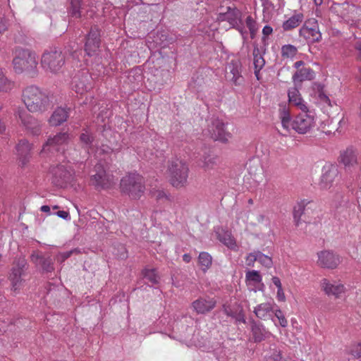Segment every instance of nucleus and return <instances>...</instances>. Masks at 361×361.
Segmentation results:
<instances>
[{"mask_svg":"<svg viewBox=\"0 0 361 361\" xmlns=\"http://www.w3.org/2000/svg\"><path fill=\"white\" fill-rule=\"evenodd\" d=\"M212 257L207 252H201L198 256V266L205 273L212 266Z\"/></svg>","mask_w":361,"mask_h":361,"instance_id":"29","label":"nucleus"},{"mask_svg":"<svg viewBox=\"0 0 361 361\" xmlns=\"http://www.w3.org/2000/svg\"><path fill=\"white\" fill-rule=\"evenodd\" d=\"M71 8L70 12L72 16L75 17L77 18H80V6H81V1L80 0H70Z\"/></svg>","mask_w":361,"mask_h":361,"instance_id":"39","label":"nucleus"},{"mask_svg":"<svg viewBox=\"0 0 361 361\" xmlns=\"http://www.w3.org/2000/svg\"><path fill=\"white\" fill-rule=\"evenodd\" d=\"M152 195L157 201H165L169 200V195L164 190H161L152 191Z\"/></svg>","mask_w":361,"mask_h":361,"instance_id":"44","label":"nucleus"},{"mask_svg":"<svg viewBox=\"0 0 361 361\" xmlns=\"http://www.w3.org/2000/svg\"><path fill=\"white\" fill-rule=\"evenodd\" d=\"M358 155L357 149L353 145H350L341 151L339 158H356Z\"/></svg>","mask_w":361,"mask_h":361,"instance_id":"35","label":"nucleus"},{"mask_svg":"<svg viewBox=\"0 0 361 361\" xmlns=\"http://www.w3.org/2000/svg\"><path fill=\"white\" fill-rule=\"evenodd\" d=\"M319 97L321 99L322 101L326 102V103H329L330 102L329 97L324 94V93H320L319 94Z\"/></svg>","mask_w":361,"mask_h":361,"instance_id":"53","label":"nucleus"},{"mask_svg":"<svg viewBox=\"0 0 361 361\" xmlns=\"http://www.w3.org/2000/svg\"><path fill=\"white\" fill-rule=\"evenodd\" d=\"M224 311L228 315L231 317H234V313L230 310V308L226 305H224Z\"/></svg>","mask_w":361,"mask_h":361,"instance_id":"51","label":"nucleus"},{"mask_svg":"<svg viewBox=\"0 0 361 361\" xmlns=\"http://www.w3.org/2000/svg\"><path fill=\"white\" fill-rule=\"evenodd\" d=\"M120 188L122 192L127 194L133 200L140 199L145 190L143 178L137 173H130L123 177Z\"/></svg>","mask_w":361,"mask_h":361,"instance_id":"3","label":"nucleus"},{"mask_svg":"<svg viewBox=\"0 0 361 361\" xmlns=\"http://www.w3.org/2000/svg\"><path fill=\"white\" fill-rule=\"evenodd\" d=\"M22 97L25 105L30 112H43L50 107L49 96L37 86L26 87Z\"/></svg>","mask_w":361,"mask_h":361,"instance_id":"2","label":"nucleus"},{"mask_svg":"<svg viewBox=\"0 0 361 361\" xmlns=\"http://www.w3.org/2000/svg\"><path fill=\"white\" fill-rule=\"evenodd\" d=\"M100 44V32L97 27H91L87 35L85 44V51L89 56L94 55L98 50Z\"/></svg>","mask_w":361,"mask_h":361,"instance_id":"15","label":"nucleus"},{"mask_svg":"<svg viewBox=\"0 0 361 361\" xmlns=\"http://www.w3.org/2000/svg\"><path fill=\"white\" fill-rule=\"evenodd\" d=\"M38 64L35 52L25 49H17L13 60V68L17 73L34 71Z\"/></svg>","mask_w":361,"mask_h":361,"instance_id":"4","label":"nucleus"},{"mask_svg":"<svg viewBox=\"0 0 361 361\" xmlns=\"http://www.w3.org/2000/svg\"><path fill=\"white\" fill-rule=\"evenodd\" d=\"M203 133L213 140L223 143L228 142L232 137L231 133L226 130L224 122L216 117L208 121L207 128L203 130Z\"/></svg>","mask_w":361,"mask_h":361,"instance_id":"7","label":"nucleus"},{"mask_svg":"<svg viewBox=\"0 0 361 361\" xmlns=\"http://www.w3.org/2000/svg\"><path fill=\"white\" fill-rule=\"evenodd\" d=\"M316 5H321L323 2V0H314Z\"/></svg>","mask_w":361,"mask_h":361,"instance_id":"60","label":"nucleus"},{"mask_svg":"<svg viewBox=\"0 0 361 361\" xmlns=\"http://www.w3.org/2000/svg\"><path fill=\"white\" fill-rule=\"evenodd\" d=\"M6 78L4 73V71L2 69L0 68V80H1V79Z\"/></svg>","mask_w":361,"mask_h":361,"instance_id":"59","label":"nucleus"},{"mask_svg":"<svg viewBox=\"0 0 361 361\" xmlns=\"http://www.w3.org/2000/svg\"><path fill=\"white\" fill-rule=\"evenodd\" d=\"M240 63L236 61H232L228 66V77L235 85H240L243 82V78L240 73Z\"/></svg>","mask_w":361,"mask_h":361,"instance_id":"22","label":"nucleus"},{"mask_svg":"<svg viewBox=\"0 0 361 361\" xmlns=\"http://www.w3.org/2000/svg\"><path fill=\"white\" fill-rule=\"evenodd\" d=\"M70 109L59 107L53 112L49 123L52 126H58L66 121L69 116Z\"/></svg>","mask_w":361,"mask_h":361,"instance_id":"21","label":"nucleus"},{"mask_svg":"<svg viewBox=\"0 0 361 361\" xmlns=\"http://www.w3.org/2000/svg\"><path fill=\"white\" fill-rule=\"evenodd\" d=\"M253 56H254V66H255V74L257 78L259 80V71L264 66L265 61L263 57L259 54V51L258 48H255L253 50Z\"/></svg>","mask_w":361,"mask_h":361,"instance_id":"32","label":"nucleus"},{"mask_svg":"<svg viewBox=\"0 0 361 361\" xmlns=\"http://www.w3.org/2000/svg\"><path fill=\"white\" fill-rule=\"evenodd\" d=\"M257 259V255L255 253L249 254L245 259V264L248 267H252Z\"/></svg>","mask_w":361,"mask_h":361,"instance_id":"46","label":"nucleus"},{"mask_svg":"<svg viewBox=\"0 0 361 361\" xmlns=\"http://www.w3.org/2000/svg\"><path fill=\"white\" fill-rule=\"evenodd\" d=\"M80 140L86 147H90L94 141V137L88 129H83L80 136Z\"/></svg>","mask_w":361,"mask_h":361,"instance_id":"38","label":"nucleus"},{"mask_svg":"<svg viewBox=\"0 0 361 361\" xmlns=\"http://www.w3.org/2000/svg\"><path fill=\"white\" fill-rule=\"evenodd\" d=\"M32 145L26 140H20L16 146V154L21 158L32 155Z\"/></svg>","mask_w":361,"mask_h":361,"instance_id":"26","label":"nucleus"},{"mask_svg":"<svg viewBox=\"0 0 361 361\" xmlns=\"http://www.w3.org/2000/svg\"><path fill=\"white\" fill-rule=\"evenodd\" d=\"M322 288L328 295H334L336 298H340L341 295L345 291L343 284L338 282L331 283L326 279L322 281Z\"/></svg>","mask_w":361,"mask_h":361,"instance_id":"18","label":"nucleus"},{"mask_svg":"<svg viewBox=\"0 0 361 361\" xmlns=\"http://www.w3.org/2000/svg\"><path fill=\"white\" fill-rule=\"evenodd\" d=\"M246 26L250 30V37L254 39L257 32V23L251 16H247L245 20Z\"/></svg>","mask_w":361,"mask_h":361,"instance_id":"42","label":"nucleus"},{"mask_svg":"<svg viewBox=\"0 0 361 361\" xmlns=\"http://www.w3.org/2000/svg\"><path fill=\"white\" fill-rule=\"evenodd\" d=\"M304 16L301 13H297L293 15L287 20L283 22V28L285 30H290L298 27L303 20Z\"/></svg>","mask_w":361,"mask_h":361,"instance_id":"28","label":"nucleus"},{"mask_svg":"<svg viewBox=\"0 0 361 361\" xmlns=\"http://www.w3.org/2000/svg\"><path fill=\"white\" fill-rule=\"evenodd\" d=\"M279 118L284 130L288 132L290 129H293L300 134L306 133L314 123V112L309 108L307 111H301V113L292 120L286 104L279 106Z\"/></svg>","mask_w":361,"mask_h":361,"instance_id":"1","label":"nucleus"},{"mask_svg":"<svg viewBox=\"0 0 361 361\" xmlns=\"http://www.w3.org/2000/svg\"><path fill=\"white\" fill-rule=\"evenodd\" d=\"M360 116L361 117V105H360Z\"/></svg>","mask_w":361,"mask_h":361,"instance_id":"63","label":"nucleus"},{"mask_svg":"<svg viewBox=\"0 0 361 361\" xmlns=\"http://www.w3.org/2000/svg\"><path fill=\"white\" fill-rule=\"evenodd\" d=\"M204 171H209L214 167V163L212 159H200L198 164Z\"/></svg>","mask_w":361,"mask_h":361,"instance_id":"45","label":"nucleus"},{"mask_svg":"<svg viewBox=\"0 0 361 361\" xmlns=\"http://www.w3.org/2000/svg\"><path fill=\"white\" fill-rule=\"evenodd\" d=\"M274 317L276 319V320H274L276 326L279 325L282 328H286L288 326V322L281 310H275Z\"/></svg>","mask_w":361,"mask_h":361,"instance_id":"37","label":"nucleus"},{"mask_svg":"<svg viewBox=\"0 0 361 361\" xmlns=\"http://www.w3.org/2000/svg\"><path fill=\"white\" fill-rule=\"evenodd\" d=\"M355 49L357 51V58L361 61V41H358L355 44Z\"/></svg>","mask_w":361,"mask_h":361,"instance_id":"50","label":"nucleus"},{"mask_svg":"<svg viewBox=\"0 0 361 361\" xmlns=\"http://www.w3.org/2000/svg\"><path fill=\"white\" fill-rule=\"evenodd\" d=\"M300 35L311 42H318L322 39V34L315 23L313 26L309 27L305 23L299 31Z\"/></svg>","mask_w":361,"mask_h":361,"instance_id":"19","label":"nucleus"},{"mask_svg":"<svg viewBox=\"0 0 361 361\" xmlns=\"http://www.w3.org/2000/svg\"><path fill=\"white\" fill-rule=\"evenodd\" d=\"M32 259L36 264L40 265L42 269L47 272H50L54 270L53 262L50 257H44V256L38 254H33L32 255Z\"/></svg>","mask_w":361,"mask_h":361,"instance_id":"27","label":"nucleus"},{"mask_svg":"<svg viewBox=\"0 0 361 361\" xmlns=\"http://www.w3.org/2000/svg\"><path fill=\"white\" fill-rule=\"evenodd\" d=\"M91 76L87 71L77 73L73 78L72 89L78 94H82L91 88Z\"/></svg>","mask_w":361,"mask_h":361,"instance_id":"12","label":"nucleus"},{"mask_svg":"<svg viewBox=\"0 0 361 361\" xmlns=\"http://www.w3.org/2000/svg\"><path fill=\"white\" fill-rule=\"evenodd\" d=\"M56 215L63 219H67L70 216L69 213L66 211H59L56 212Z\"/></svg>","mask_w":361,"mask_h":361,"instance_id":"49","label":"nucleus"},{"mask_svg":"<svg viewBox=\"0 0 361 361\" xmlns=\"http://www.w3.org/2000/svg\"><path fill=\"white\" fill-rule=\"evenodd\" d=\"M56 185L63 187L65 184L71 183L73 179V170L67 169L66 165L60 164L51 169Z\"/></svg>","mask_w":361,"mask_h":361,"instance_id":"13","label":"nucleus"},{"mask_svg":"<svg viewBox=\"0 0 361 361\" xmlns=\"http://www.w3.org/2000/svg\"><path fill=\"white\" fill-rule=\"evenodd\" d=\"M253 334H254L255 341L258 342V341H260L262 339V336L257 334V330L256 329L253 330Z\"/></svg>","mask_w":361,"mask_h":361,"instance_id":"56","label":"nucleus"},{"mask_svg":"<svg viewBox=\"0 0 361 361\" xmlns=\"http://www.w3.org/2000/svg\"><path fill=\"white\" fill-rule=\"evenodd\" d=\"M73 252H74V250H71L68 252L60 253L57 256V260L61 262H64L66 259H68V257H70L71 256V255L73 254Z\"/></svg>","mask_w":361,"mask_h":361,"instance_id":"47","label":"nucleus"},{"mask_svg":"<svg viewBox=\"0 0 361 361\" xmlns=\"http://www.w3.org/2000/svg\"><path fill=\"white\" fill-rule=\"evenodd\" d=\"M288 97L290 104L297 107L300 111L307 110V103L303 100L297 88H290L288 92Z\"/></svg>","mask_w":361,"mask_h":361,"instance_id":"20","label":"nucleus"},{"mask_svg":"<svg viewBox=\"0 0 361 361\" xmlns=\"http://www.w3.org/2000/svg\"><path fill=\"white\" fill-rule=\"evenodd\" d=\"M1 109H2V104L0 102V111L1 110ZM5 130H6V126H5L4 123L0 121V133H4L5 131Z\"/></svg>","mask_w":361,"mask_h":361,"instance_id":"52","label":"nucleus"},{"mask_svg":"<svg viewBox=\"0 0 361 361\" xmlns=\"http://www.w3.org/2000/svg\"><path fill=\"white\" fill-rule=\"evenodd\" d=\"M271 307L269 304H261L255 308V312L256 316L262 319H269L270 316Z\"/></svg>","mask_w":361,"mask_h":361,"instance_id":"33","label":"nucleus"},{"mask_svg":"<svg viewBox=\"0 0 361 361\" xmlns=\"http://www.w3.org/2000/svg\"><path fill=\"white\" fill-rule=\"evenodd\" d=\"M189 169L182 159H173L169 165L167 176L171 184L177 188L186 185Z\"/></svg>","mask_w":361,"mask_h":361,"instance_id":"5","label":"nucleus"},{"mask_svg":"<svg viewBox=\"0 0 361 361\" xmlns=\"http://www.w3.org/2000/svg\"><path fill=\"white\" fill-rule=\"evenodd\" d=\"M297 52V48L292 44H286L281 47V54L283 57L293 58Z\"/></svg>","mask_w":361,"mask_h":361,"instance_id":"40","label":"nucleus"},{"mask_svg":"<svg viewBox=\"0 0 361 361\" xmlns=\"http://www.w3.org/2000/svg\"><path fill=\"white\" fill-rule=\"evenodd\" d=\"M272 283L275 286L276 288V298L277 301L279 302H286V297L280 279L278 277L273 276Z\"/></svg>","mask_w":361,"mask_h":361,"instance_id":"31","label":"nucleus"},{"mask_svg":"<svg viewBox=\"0 0 361 361\" xmlns=\"http://www.w3.org/2000/svg\"><path fill=\"white\" fill-rule=\"evenodd\" d=\"M314 72L310 68H302L298 70L293 75V80L295 83L301 82L305 80H311L314 78Z\"/></svg>","mask_w":361,"mask_h":361,"instance_id":"24","label":"nucleus"},{"mask_svg":"<svg viewBox=\"0 0 361 361\" xmlns=\"http://www.w3.org/2000/svg\"><path fill=\"white\" fill-rule=\"evenodd\" d=\"M19 118L27 129L33 135H38L41 131L39 123L25 111H18Z\"/></svg>","mask_w":361,"mask_h":361,"instance_id":"17","label":"nucleus"},{"mask_svg":"<svg viewBox=\"0 0 361 361\" xmlns=\"http://www.w3.org/2000/svg\"><path fill=\"white\" fill-rule=\"evenodd\" d=\"M350 161H354L355 162H356V159H342V162L345 166H349Z\"/></svg>","mask_w":361,"mask_h":361,"instance_id":"58","label":"nucleus"},{"mask_svg":"<svg viewBox=\"0 0 361 361\" xmlns=\"http://www.w3.org/2000/svg\"><path fill=\"white\" fill-rule=\"evenodd\" d=\"M142 274L144 277L152 284H157L159 283V276L155 269H145Z\"/></svg>","mask_w":361,"mask_h":361,"instance_id":"34","label":"nucleus"},{"mask_svg":"<svg viewBox=\"0 0 361 361\" xmlns=\"http://www.w3.org/2000/svg\"><path fill=\"white\" fill-rule=\"evenodd\" d=\"M263 40L265 42L266 38L271 34V26L266 25L262 30Z\"/></svg>","mask_w":361,"mask_h":361,"instance_id":"48","label":"nucleus"},{"mask_svg":"<svg viewBox=\"0 0 361 361\" xmlns=\"http://www.w3.org/2000/svg\"><path fill=\"white\" fill-rule=\"evenodd\" d=\"M13 83L6 77L0 80V91L8 92L13 87Z\"/></svg>","mask_w":361,"mask_h":361,"instance_id":"43","label":"nucleus"},{"mask_svg":"<svg viewBox=\"0 0 361 361\" xmlns=\"http://www.w3.org/2000/svg\"><path fill=\"white\" fill-rule=\"evenodd\" d=\"M322 175L319 183L320 190H330L334 184L338 176V171L337 167L334 165L325 166L322 170Z\"/></svg>","mask_w":361,"mask_h":361,"instance_id":"11","label":"nucleus"},{"mask_svg":"<svg viewBox=\"0 0 361 361\" xmlns=\"http://www.w3.org/2000/svg\"><path fill=\"white\" fill-rule=\"evenodd\" d=\"M305 64L304 61H296L295 63H294V68H297V69H300V67L301 66H303Z\"/></svg>","mask_w":361,"mask_h":361,"instance_id":"54","label":"nucleus"},{"mask_svg":"<svg viewBox=\"0 0 361 361\" xmlns=\"http://www.w3.org/2000/svg\"><path fill=\"white\" fill-rule=\"evenodd\" d=\"M246 281L248 285H255L256 283H259L261 280L262 277L259 274V273L257 271H248L246 273L245 275Z\"/></svg>","mask_w":361,"mask_h":361,"instance_id":"36","label":"nucleus"},{"mask_svg":"<svg viewBox=\"0 0 361 361\" xmlns=\"http://www.w3.org/2000/svg\"><path fill=\"white\" fill-rule=\"evenodd\" d=\"M312 201L302 200L294 206L293 207V219L296 226H299L301 223V217L304 213L306 206L312 204Z\"/></svg>","mask_w":361,"mask_h":361,"instance_id":"25","label":"nucleus"},{"mask_svg":"<svg viewBox=\"0 0 361 361\" xmlns=\"http://www.w3.org/2000/svg\"><path fill=\"white\" fill-rule=\"evenodd\" d=\"M357 78L360 80H361V67L359 68V73L357 74Z\"/></svg>","mask_w":361,"mask_h":361,"instance_id":"61","label":"nucleus"},{"mask_svg":"<svg viewBox=\"0 0 361 361\" xmlns=\"http://www.w3.org/2000/svg\"><path fill=\"white\" fill-rule=\"evenodd\" d=\"M59 208V207L58 205H55L53 207L54 209H58Z\"/></svg>","mask_w":361,"mask_h":361,"instance_id":"62","label":"nucleus"},{"mask_svg":"<svg viewBox=\"0 0 361 361\" xmlns=\"http://www.w3.org/2000/svg\"><path fill=\"white\" fill-rule=\"evenodd\" d=\"M218 239L224 243L226 247L233 250H237L235 240L232 236L231 232L221 229L216 231Z\"/></svg>","mask_w":361,"mask_h":361,"instance_id":"23","label":"nucleus"},{"mask_svg":"<svg viewBox=\"0 0 361 361\" xmlns=\"http://www.w3.org/2000/svg\"><path fill=\"white\" fill-rule=\"evenodd\" d=\"M348 353L351 355V357H349V360L361 357V343L352 344L349 348Z\"/></svg>","mask_w":361,"mask_h":361,"instance_id":"41","label":"nucleus"},{"mask_svg":"<svg viewBox=\"0 0 361 361\" xmlns=\"http://www.w3.org/2000/svg\"><path fill=\"white\" fill-rule=\"evenodd\" d=\"M191 256L189 254H184L183 255V260L186 263H189L191 261Z\"/></svg>","mask_w":361,"mask_h":361,"instance_id":"55","label":"nucleus"},{"mask_svg":"<svg viewBox=\"0 0 361 361\" xmlns=\"http://www.w3.org/2000/svg\"><path fill=\"white\" fill-rule=\"evenodd\" d=\"M240 17V13L236 9L228 8L226 13L220 14L219 18L221 20H228L230 25H234L237 24Z\"/></svg>","mask_w":361,"mask_h":361,"instance_id":"30","label":"nucleus"},{"mask_svg":"<svg viewBox=\"0 0 361 361\" xmlns=\"http://www.w3.org/2000/svg\"><path fill=\"white\" fill-rule=\"evenodd\" d=\"M26 262L24 259H18L15 261L8 276L11 282V290L18 293L23 286L22 277L24 276V268Z\"/></svg>","mask_w":361,"mask_h":361,"instance_id":"9","label":"nucleus"},{"mask_svg":"<svg viewBox=\"0 0 361 361\" xmlns=\"http://www.w3.org/2000/svg\"><path fill=\"white\" fill-rule=\"evenodd\" d=\"M95 173L90 176V183L97 190H106L114 187L116 184V179L114 176L108 174L101 164L94 166Z\"/></svg>","mask_w":361,"mask_h":361,"instance_id":"8","label":"nucleus"},{"mask_svg":"<svg viewBox=\"0 0 361 361\" xmlns=\"http://www.w3.org/2000/svg\"><path fill=\"white\" fill-rule=\"evenodd\" d=\"M68 139V134L66 133H59L53 137H49L47 142L43 145L42 153L54 154V151H59V147L66 142Z\"/></svg>","mask_w":361,"mask_h":361,"instance_id":"14","label":"nucleus"},{"mask_svg":"<svg viewBox=\"0 0 361 361\" xmlns=\"http://www.w3.org/2000/svg\"><path fill=\"white\" fill-rule=\"evenodd\" d=\"M340 263V256L332 251L322 250L317 252V264L322 268L334 269Z\"/></svg>","mask_w":361,"mask_h":361,"instance_id":"10","label":"nucleus"},{"mask_svg":"<svg viewBox=\"0 0 361 361\" xmlns=\"http://www.w3.org/2000/svg\"><path fill=\"white\" fill-rule=\"evenodd\" d=\"M41 211L46 213L50 212V207L48 205H43L41 207Z\"/></svg>","mask_w":361,"mask_h":361,"instance_id":"57","label":"nucleus"},{"mask_svg":"<svg viewBox=\"0 0 361 361\" xmlns=\"http://www.w3.org/2000/svg\"><path fill=\"white\" fill-rule=\"evenodd\" d=\"M64 63V54L56 49L44 51L41 57V66L47 73H59Z\"/></svg>","mask_w":361,"mask_h":361,"instance_id":"6","label":"nucleus"},{"mask_svg":"<svg viewBox=\"0 0 361 361\" xmlns=\"http://www.w3.org/2000/svg\"><path fill=\"white\" fill-rule=\"evenodd\" d=\"M216 301L213 298H199L192 302V307L198 314H204L212 311L216 306Z\"/></svg>","mask_w":361,"mask_h":361,"instance_id":"16","label":"nucleus"}]
</instances>
